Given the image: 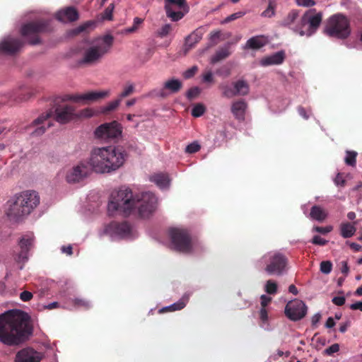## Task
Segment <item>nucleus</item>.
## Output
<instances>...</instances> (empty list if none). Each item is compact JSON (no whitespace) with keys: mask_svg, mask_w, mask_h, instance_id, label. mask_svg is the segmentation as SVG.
<instances>
[{"mask_svg":"<svg viewBox=\"0 0 362 362\" xmlns=\"http://www.w3.org/2000/svg\"><path fill=\"white\" fill-rule=\"evenodd\" d=\"M158 204V198L152 192L134 194L129 187H122L111 193L107 212L110 216H129L136 212L141 217L146 218L156 211Z\"/></svg>","mask_w":362,"mask_h":362,"instance_id":"1","label":"nucleus"},{"mask_svg":"<svg viewBox=\"0 0 362 362\" xmlns=\"http://www.w3.org/2000/svg\"><path fill=\"white\" fill-rule=\"evenodd\" d=\"M32 333L27 313L16 310L0 315V341L8 346L23 342Z\"/></svg>","mask_w":362,"mask_h":362,"instance_id":"2","label":"nucleus"},{"mask_svg":"<svg viewBox=\"0 0 362 362\" xmlns=\"http://www.w3.org/2000/svg\"><path fill=\"white\" fill-rule=\"evenodd\" d=\"M127 154L115 146H95L89 153L88 163L93 173L100 175L111 174L125 163Z\"/></svg>","mask_w":362,"mask_h":362,"instance_id":"3","label":"nucleus"},{"mask_svg":"<svg viewBox=\"0 0 362 362\" xmlns=\"http://www.w3.org/2000/svg\"><path fill=\"white\" fill-rule=\"evenodd\" d=\"M40 197L35 190H24L16 194L8 202L6 214L18 220L30 214L40 204Z\"/></svg>","mask_w":362,"mask_h":362,"instance_id":"4","label":"nucleus"},{"mask_svg":"<svg viewBox=\"0 0 362 362\" xmlns=\"http://www.w3.org/2000/svg\"><path fill=\"white\" fill-rule=\"evenodd\" d=\"M168 246L170 249L184 254L197 251V245L192 240L189 230L182 226L171 227L168 230Z\"/></svg>","mask_w":362,"mask_h":362,"instance_id":"5","label":"nucleus"},{"mask_svg":"<svg viewBox=\"0 0 362 362\" xmlns=\"http://www.w3.org/2000/svg\"><path fill=\"white\" fill-rule=\"evenodd\" d=\"M113 38L111 35H105L95 40L83 53L80 64H94L110 50Z\"/></svg>","mask_w":362,"mask_h":362,"instance_id":"6","label":"nucleus"},{"mask_svg":"<svg viewBox=\"0 0 362 362\" xmlns=\"http://www.w3.org/2000/svg\"><path fill=\"white\" fill-rule=\"evenodd\" d=\"M259 267L264 266V270L269 275L280 276L286 270V259L278 252H269L264 254L258 261Z\"/></svg>","mask_w":362,"mask_h":362,"instance_id":"7","label":"nucleus"},{"mask_svg":"<svg viewBox=\"0 0 362 362\" xmlns=\"http://www.w3.org/2000/svg\"><path fill=\"white\" fill-rule=\"evenodd\" d=\"M322 21L321 13L315 10L308 11L301 18L299 24L291 29L300 36L310 37L315 33Z\"/></svg>","mask_w":362,"mask_h":362,"instance_id":"8","label":"nucleus"},{"mask_svg":"<svg viewBox=\"0 0 362 362\" xmlns=\"http://www.w3.org/2000/svg\"><path fill=\"white\" fill-rule=\"evenodd\" d=\"M325 33L331 37L346 38L350 34L349 23L343 15L337 14L329 18Z\"/></svg>","mask_w":362,"mask_h":362,"instance_id":"9","label":"nucleus"},{"mask_svg":"<svg viewBox=\"0 0 362 362\" xmlns=\"http://www.w3.org/2000/svg\"><path fill=\"white\" fill-rule=\"evenodd\" d=\"M47 30H48V22L45 21H38L25 23L22 25L21 33L30 44L36 45L40 42L38 35Z\"/></svg>","mask_w":362,"mask_h":362,"instance_id":"10","label":"nucleus"},{"mask_svg":"<svg viewBox=\"0 0 362 362\" xmlns=\"http://www.w3.org/2000/svg\"><path fill=\"white\" fill-rule=\"evenodd\" d=\"M91 173L87 159L81 160L65 170V180L68 183H78L86 178Z\"/></svg>","mask_w":362,"mask_h":362,"instance_id":"11","label":"nucleus"},{"mask_svg":"<svg viewBox=\"0 0 362 362\" xmlns=\"http://www.w3.org/2000/svg\"><path fill=\"white\" fill-rule=\"evenodd\" d=\"M122 127L119 123L113 121L105 123L97 127L94 132L95 136L102 140H111L121 137Z\"/></svg>","mask_w":362,"mask_h":362,"instance_id":"12","label":"nucleus"},{"mask_svg":"<svg viewBox=\"0 0 362 362\" xmlns=\"http://www.w3.org/2000/svg\"><path fill=\"white\" fill-rule=\"evenodd\" d=\"M34 243V238L31 235H26L22 237L18 242L19 252L15 255V261L19 264V269H23L24 265L29 259V251Z\"/></svg>","mask_w":362,"mask_h":362,"instance_id":"13","label":"nucleus"},{"mask_svg":"<svg viewBox=\"0 0 362 362\" xmlns=\"http://www.w3.org/2000/svg\"><path fill=\"white\" fill-rule=\"evenodd\" d=\"M307 313V307L303 301L294 299L289 301L285 308V314L288 318L293 321H297L305 317Z\"/></svg>","mask_w":362,"mask_h":362,"instance_id":"14","label":"nucleus"},{"mask_svg":"<svg viewBox=\"0 0 362 362\" xmlns=\"http://www.w3.org/2000/svg\"><path fill=\"white\" fill-rule=\"evenodd\" d=\"M115 233L118 234L115 237V241L122 240H131L138 237L139 233L136 228L127 221H115Z\"/></svg>","mask_w":362,"mask_h":362,"instance_id":"15","label":"nucleus"},{"mask_svg":"<svg viewBox=\"0 0 362 362\" xmlns=\"http://www.w3.org/2000/svg\"><path fill=\"white\" fill-rule=\"evenodd\" d=\"M50 116L51 112L40 116L28 127L29 133L33 136H38L44 134L46 129L52 125L49 121Z\"/></svg>","mask_w":362,"mask_h":362,"instance_id":"16","label":"nucleus"},{"mask_svg":"<svg viewBox=\"0 0 362 362\" xmlns=\"http://www.w3.org/2000/svg\"><path fill=\"white\" fill-rule=\"evenodd\" d=\"M42 354L35 349L27 347L18 351L15 356V362H40Z\"/></svg>","mask_w":362,"mask_h":362,"instance_id":"17","label":"nucleus"},{"mask_svg":"<svg viewBox=\"0 0 362 362\" xmlns=\"http://www.w3.org/2000/svg\"><path fill=\"white\" fill-rule=\"evenodd\" d=\"M185 6V0H165V10L168 17L176 21L181 19L184 13L177 9H181Z\"/></svg>","mask_w":362,"mask_h":362,"instance_id":"18","label":"nucleus"},{"mask_svg":"<svg viewBox=\"0 0 362 362\" xmlns=\"http://www.w3.org/2000/svg\"><path fill=\"white\" fill-rule=\"evenodd\" d=\"M22 45L20 40L10 35L6 36L0 41V52L13 54L18 51Z\"/></svg>","mask_w":362,"mask_h":362,"instance_id":"19","label":"nucleus"},{"mask_svg":"<svg viewBox=\"0 0 362 362\" xmlns=\"http://www.w3.org/2000/svg\"><path fill=\"white\" fill-rule=\"evenodd\" d=\"M74 109L69 105L59 106L55 109L54 118L57 122L64 124L76 119Z\"/></svg>","mask_w":362,"mask_h":362,"instance_id":"20","label":"nucleus"},{"mask_svg":"<svg viewBox=\"0 0 362 362\" xmlns=\"http://www.w3.org/2000/svg\"><path fill=\"white\" fill-rule=\"evenodd\" d=\"M115 221L105 222L97 230V235L100 239L107 238L111 241H115L118 234L115 233Z\"/></svg>","mask_w":362,"mask_h":362,"instance_id":"21","label":"nucleus"},{"mask_svg":"<svg viewBox=\"0 0 362 362\" xmlns=\"http://www.w3.org/2000/svg\"><path fill=\"white\" fill-rule=\"evenodd\" d=\"M55 16L59 21L62 23L73 22L78 18V13L73 7H66L59 10Z\"/></svg>","mask_w":362,"mask_h":362,"instance_id":"22","label":"nucleus"},{"mask_svg":"<svg viewBox=\"0 0 362 362\" xmlns=\"http://www.w3.org/2000/svg\"><path fill=\"white\" fill-rule=\"evenodd\" d=\"M182 87V83L180 80L174 78H170L164 83L160 95L165 97L170 94L176 93L180 91Z\"/></svg>","mask_w":362,"mask_h":362,"instance_id":"23","label":"nucleus"},{"mask_svg":"<svg viewBox=\"0 0 362 362\" xmlns=\"http://www.w3.org/2000/svg\"><path fill=\"white\" fill-rule=\"evenodd\" d=\"M284 53L277 52L269 56H265L259 60L262 66H269L281 64L284 60Z\"/></svg>","mask_w":362,"mask_h":362,"instance_id":"24","label":"nucleus"},{"mask_svg":"<svg viewBox=\"0 0 362 362\" xmlns=\"http://www.w3.org/2000/svg\"><path fill=\"white\" fill-rule=\"evenodd\" d=\"M111 93L110 89L101 90H93L84 93V103L88 104L98 101L103 98L108 97Z\"/></svg>","mask_w":362,"mask_h":362,"instance_id":"25","label":"nucleus"},{"mask_svg":"<svg viewBox=\"0 0 362 362\" xmlns=\"http://www.w3.org/2000/svg\"><path fill=\"white\" fill-rule=\"evenodd\" d=\"M150 180L161 189L169 188L170 179L169 175L165 173H156L150 177Z\"/></svg>","mask_w":362,"mask_h":362,"instance_id":"26","label":"nucleus"},{"mask_svg":"<svg viewBox=\"0 0 362 362\" xmlns=\"http://www.w3.org/2000/svg\"><path fill=\"white\" fill-rule=\"evenodd\" d=\"M246 109L247 104L243 100L234 102L231 105V112L233 115L240 121L244 120Z\"/></svg>","mask_w":362,"mask_h":362,"instance_id":"27","label":"nucleus"},{"mask_svg":"<svg viewBox=\"0 0 362 362\" xmlns=\"http://www.w3.org/2000/svg\"><path fill=\"white\" fill-rule=\"evenodd\" d=\"M268 40L263 35L255 36L250 38L245 46L246 49H258L266 45Z\"/></svg>","mask_w":362,"mask_h":362,"instance_id":"28","label":"nucleus"},{"mask_svg":"<svg viewBox=\"0 0 362 362\" xmlns=\"http://www.w3.org/2000/svg\"><path fill=\"white\" fill-rule=\"evenodd\" d=\"M309 218L320 222L325 221L328 216V212L322 207L314 205L308 215Z\"/></svg>","mask_w":362,"mask_h":362,"instance_id":"29","label":"nucleus"},{"mask_svg":"<svg viewBox=\"0 0 362 362\" xmlns=\"http://www.w3.org/2000/svg\"><path fill=\"white\" fill-rule=\"evenodd\" d=\"M230 54L231 51L230 45H226L216 51V54L211 58V62L212 64H216L218 62L227 58Z\"/></svg>","mask_w":362,"mask_h":362,"instance_id":"30","label":"nucleus"},{"mask_svg":"<svg viewBox=\"0 0 362 362\" xmlns=\"http://www.w3.org/2000/svg\"><path fill=\"white\" fill-rule=\"evenodd\" d=\"M188 301V297H182L176 303H173L168 306H165L159 310V313L164 312H173L176 310H180L185 307Z\"/></svg>","mask_w":362,"mask_h":362,"instance_id":"31","label":"nucleus"},{"mask_svg":"<svg viewBox=\"0 0 362 362\" xmlns=\"http://www.w3.org/2000/svg\"><path fill=\"white\" fill-rule=\"evenodd\" d=\"M356 232L355 223L351 224L350 223H342L340 225V234L344 238H350L354 235Z\"/></svg>","mask_w":362,"mask_h":362,"instance_id":"32","label":"nucleus"},{"mask_svg":"<svg viewBox=\"0 0 362 362\" xmlns=\"http://www.w3.org/2000/svg\"><path fill=\"white\" fill-rule=\"evenodd\" d=\"M235 96V95H245L249 93L248 84L243 80H239L233 83Z\"/></svg>","mask_w":362,"mask_h":362,"instance_id":"33","label":"nucleus"},{"mask_svg":"<svg viewBox=\"0 0 362 362\" xmlns=\"http://www.w3.org/2000/svg\"><path fill=\"white\" fill-rule=\"evenodd\" d=\"M223 96L231 98L235 96L234 83H223L220 85Z\"/></svg>","mask_w":362,"mask_h":362,"instance_id":"34","label":"nucleus"},{"mask_svg":"<svg viewBox=\"0 0 362 362\" xmlns=\"http://www.w3.org/2000/svg\"><path fill=\"white\" fill-rule=\"evenodd\" d=\"M98 114V112L93 108L86 107L76 113V119H88Z\"/></svg>","mask_w":362,"mask_h":362,"instance_id":"35","label":"nucleus"},{"mask_svg":"<svg viewBox=\"0 0 362 362\" xmlns=\"http://www.w3.org/2000/svg\"><path fill=\"white\" fill-rule=\"evenodd\" d=\"M276 6V0H269L268 7L266 10H264L262 16L263 17L271 18L275 14V8Z\"/></svg>","mask_w":362,"mask_h":362,"instance_id":"36","label":"nucleus"},{"mask_svg":"<svg viewBox=\"0 0 362 362\" xmlns=\"http://www.w3.org/2000/svg\"><path fill=\"white\" fill-rule=\"evenodd\" d=\"M135 90V86L133 83L128 82L124 86L123 90L119 95V98L122 99L133 93Z\"/></svg>","mask_w":362,"mask_h":362,"instance_id":"37","label":"nucleus"},{"mask_svg":"<svg viewBox=\"0 0 362 362\" xmlns=\"http://www.w3.org/2000/svg\"><path fill=\"white\" fill-rule=\"evenodd\" d=\"M206 111L205 106L202 103L195 104L192 109V115L194 117H199L204 115Z\"/></svg>","mask_w":362,"mask_h":362,"instance_id":"38","label":"nucleus"},{"mask_svg":"<svg viewBox=\"0 0 362 362\" xmlns=\"http://www.w3.org/2000/svg\"><path fill=\"white\" fill-rule=\"evenodd\" d=\"M277 284L273 280H268L264 285V291L268 294H275L277 292Z\"/></svg>","mask_w":362,"mask_h":362,"instance_id":"39","label":"nucleus"},{"mask_svg":"<svg viewBox=\"0 0 362 362\" xmlns=\"http://www.w3.org/2000/svg\"><path fill=\"white\" fill-rule=\"evenodd\" d=\"M64 100H71L76 103L85 105L84 93L67 95L64 97Z\"/></svg>","mask_w":362,"mask_h":362,"instance_id":"40","label":"nucleus"},{"mask_svg":"<svg viewBox=\"0 0 362 362\" xmlns=\"http://www.w3.org/2000/svg\"><path fill=\"white\" fill-rule=\"evenodd\" d=\"M122 99L118 97L117 99L112 100L107 103L105 106L103 107V112H107L115 110L120 104Z\"/></svg>","mask_w":362,"mask_h":362,"instance_id":"41","label":"nucleus"},{"mask_svg":"<svg viewBox=\"0 0 362 362\" xmlns=\"http://www.w3.org/2000/svg\"><path fill=\"white\" fill-rule=\"evenodd\" d=\"M357 156V152L354 151H347L346 157H345V163L346 164L351 166H354L356 165V157Z\"/></svg>","mask_w":362,"mask_h":362,"instance_id":"42","label":"nucleus"},{"mask_svg":"<svg viewBox=\"0 0 362 362\" xmlns=\"http://www.w3.org/2000/svg\"><path fill=\"white\" fill-rule=\"evenodd\" d=\"M201 90L199 88L195 86L187 90L186 93V97L188 100H192L195 99L200 94Z\"/></svg>","mask_w":362,"mask_h":362,"instance_id":"43","label":"nucleus"},{"mask_svg":"<svg viewBox=\"0 0 362 362\" xmlns=\"http://www.w3.org/2000/svg\"><path fill=\"white\" fill-rule=\"evenodd\" d=\"M332 263L330 261H323L320 263V272L328 274L332 272Z\"/></svg>","mask_w":362,"mask_h":362,"instance_id":"44","label":"nucleus"},{"mask_svg":"<svg viewBox=\"0 0 362 362\" xmlns=\"http://www.w3.org/2000/svg\"><path fill=\"white\" fill-rule=\"evenodd\" d=\"M268 312H269L268 308H260V309H259V319H260L261 322H262L263 327L265 325H267V322H268V320H269Z\"/></svg>","mask_w":362,"mask_h":362,"instance_id":"45","label":"nucleus"},{"mask_svg":"<svg viewBox=\"0 0 362 362\" xmlns=\"http://www.w3.org/2000/svg\"><path fill=\"white\" fill-rule=\"evenodd\" d=\"M143 23V19L140 18H135L134 19V22H133V25L132 26L129 27V28H127L126 30H125V33H134L135 31L137 30L139 26Z\"/></svg>","mask_w":362,"mask_h":362,"instance_id":"46","label":"nucleus"},{"mask_svg":"<svg viewBox=\"0 0 362 362\" xmlns=\"http://www.w3.org/2000/svg\"><path fill=\"white\" fill-rule=\"evenodd\" d=\"M115 8V6L113 4H111L108 6L107 8L105 10L102 19L103 20H112V13Z\"/></svg>","mask_w":362,"mask_h":362,"instance_id":"47","label":"nucleus"},{"mask_svg":"<svg viewBox=\"0 0 362 362\" xmlns=\"http://www.w3.org/2000/svg\"><path fill=\"white\" fill-rule=\"evenodd\" d=\"M298 13L296 11L291 12L286 19L284 21V25L288 26H292L293 23L296 21L298 18Z\"/></svg>","mask_w":362,"mask_h":362,"instance_id":"48","label":"nucleus"},{"mask_svg":"<svg viewBox=\"0 0 362 362\" xmlns=\"http://www.w3.org/2000/svg\"><path fill=\"white\" fill-rule=\"evenodd\" d=\"M198 66H193L191 68L185 71L182 74V76L185 78H190L197 72Z\"/></svg>","mask_w":362,"mask_h":362,"instance_id":"49","label":"nucleus"},{"mask_svg":"<svg viewBox=\"0 0 362 362\" xmlns=\"http://www.w3.org/2000/svg\"><path fill=\"white\" fill-rule=\"evenodd\" d=\"M245 12L243 11H238L237 13H233L230 16H228L227 18H226L223 21V23H229L232 21H234L235 19H238L242 16H243L245 15Z\"/></svg>","mask_w":362,"mask_h":362,"instance_id":"50","label":"nucleus"},{"mask_svg":"<svg viewBox=\"0 0 362 362\" xmlns=\"http://www.w3.org/2000/svg\"><path fill=\"white\" fill-rule=\"evenodd\" d=\"M332 230L333 227L332 226H327L325 227L315 226L313 228V232H317L322 234H327L331 232Z\"/></svg>","mask_w":362,"mask_h":362,"instance_id":"51","label":"nucleus"},{"mask_svg":"<svg viewBox=\"0 0 362 362\" xmlns=\"http://www.w3.org/2000/svg\"><path fill=\"white\" fill-rule=\"evenodd\" d=\"M74 303L76 306L84 308H88L91 305L89 300L82 298H76Z\"/></svg>","mask_w":362,"mask_h":362,"instance_id":"52","label":"nucleus"},{"mask_svg":"<svg viewBox=\"0 0 362 362\" xmlns=\"http://www.w3.org/2000/svg\"><path fill=\"white\" fill-rule=\"evenodd\" d=\"M202 81L207 83L214 82V75L211 71L207 70L202 74Z\"/></svg>","mask_w":362,"mask_h":362,"instance_id":"53","label":"nucleus"},{"mask_svg":"<svg viewBox=\"0 0 362 362\" xmlns=\"http://www.w3.org/2000/svg\"><path fill=\"white\" fill-rule=\"evenodd\" d=\"M200 149V145L197 142H193L187 146L185 151L187 153H193Z\"/></svg>","mask_w":362,"mask_h":362,"instance_id":"54","label":"nucleus"},{"mask_svg":"<svg viewBox=\"0 0 362 362\" xmlns=\"http://www.w3.org/2000/svg\"><path fill=\"white\" fill-rule=\"evenodd\" d=\"M272 301V298L264 294L260 296V305L261 308H268V305Z\"/></svg>","mask_w":362,"mask_h":362,"instance_id":"55","label":"nucleus"},{"mask_svg":"<svg viewBox=\"0 0 362 362\" xmlns=\"http://www.w3.org/2000/svg\"><path fill=\"white\" fill-rule=\"evenodd\" d=\"M298 6L303 7H310L315 4V0H296Z\"/></svg>","mask_w":362,"mask_h":362,"instance_id":"56","label":"nucleus"},{"mask_svg":"<svg viewBox=\"0 0 362 362\" xmlns=\"http://www.w3.org/2000/svg\"><path fill=\"white\" fill-rule=\"evenodd\" d=\"M33 297V293L28 291H24L20 294V299L23 302L30 301Z\"/></svg>","mask_w":362,"mask_h":362,"instance_id":"57","label":"nucleus"},{"mask_svg":"<svg viewBox=\"0 0 362 362\" xmlns=\"http://www.w3.org/2000/svg\"><path fill=\"white\" fill-rule=\"evenodd\" d=\"M311 243L314 245H325L327 244V241L319 235H315L313 237Z\"/></svg>","mask_w":362,"mask_h":362,"instance_id":"58","label":"nucleus"},{"mask_svg":"<svg viewBox=\"0 0 362 362\" xmlns=\"http://www.w3.org/2000/svg\"><path fill=\"white\" fill-rule=\"evenodd\" d=\"M339 350V346L338 344H334L327 349H325V352L327 355H332L334 353L337 352Z\"/></svg>","mask_w":362,"mask_h":362,"instance_id":"59","label":"nucleus"},{"mask_svg":"<svg viewBox=\"0 0 362 362\" xmlns=\"http://www.w3.org/2000/svg\"><path fill=\"white\" fill-rule=\"evenodd\" d=\"M216 74L221 76L227 77L230 75V69L223 66L216 71Z\"/></svg>","mask_w":362,"mask_h":362,"instance_id":"60","label":"nucleus"},{"mask_svg":"<svg viewBox=\"0 0 362 362\" xmlns=\"http://www.w3.org/2000/svg\"><path fill=\"white\" fill-rule=\"evenodd\" d=\"M298 114L305 119H308L310 117V115L311 113L310 110L307 112L303 107H299L298 108Z\"/></svg>","mask_w":362,"mask_h":362,"instance_id":"61","label":"nucleus"},{"mask_svg":"<svg viewBox=\"0 0 362 362\" xmlns=\"http://www.w3.org/2000/svg\"><path fill=\"white\" fill-rule=\"evenodd\" d=\"M334 183L337 186L343 187L345 184V180L340 173H338L334 179Z\"/></svg>","mask_w":362,"mask_h":362,"instance_id":"62","label":"nucleus"},{"mask_svg":"<svg viewBox=\"0 0 362 362\" xmlns=\"http://www.w3.org/2000/svg\"><path fill=\"white\" fill-rule=\"evenodd\" d=\"M170 30V25L169 24H165L164 26H163L160 31L159 35L162 37L167 35Z\"/></svg>","mask_w":362,"mask_h":362,"instance_id":"63","label":"nucleus"},{"mask_svg":"<svg viewBox=\"0 0 362 362\" xmlns=\"http://www.w3.org/2000/svg\"><path fill=\"white\" fill-rule=\"evenodd\" d=\"M332 302L337 305H342L345 303V298L344 296H335L332 298Z\"/></svg>","mask_w":362,"mask_h":362,"instance_id":"64","label":"nucleus"}]
</instances>
